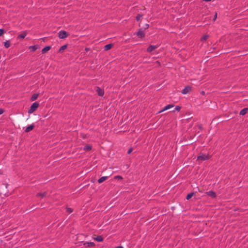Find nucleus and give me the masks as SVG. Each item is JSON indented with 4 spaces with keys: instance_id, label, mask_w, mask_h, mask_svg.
Segmentation results:
<instances>
[{
    "instance_id": "obj_1",
    "label": "nucleus",
    "mask_w": 248,
    "mask_h": 248,
    "mask_svg": "<svg viewBox=\"0 0 248 248\" xmlns=\"http://www.w3.org/2000/svg\"><path fill=\"white\" fill-rule=\"evenodd\" d=\"M39 104L37 102H35L32 104L30 107V109L28 110V113H32L39 107Z\"/></svg>"
},
{
    "instance_id": "obj_2",
    "label": "nucleus",
    "mask_w": 248,
    "mask_h": 248,
    "mask_svg": "<svg viewBox=\"0 0 248 248\" xmlns=\"http://www.w3.org/2000/svg\"><path fill=\"white\" fill-rule=\"evenodd\" d=\"M210 158V156L208 154H205L204 153H201L197 156V160L198 161H204Z\"/></svg>"
},
{
    "instance_id": "obj_3",
    "label": "nucleus",
    "mask_w": 248,
    "mask_h": 248,
    "mask_svg": "<svg viewBox=\"0 0 248 248\" xmlns=\"http://www.w3.org/2000/svg\"><path fill=\"white\" fill-rule=\"evenodd\" d=\"M68 34L65 31H61L59 33V37L61 39L65 38L67 36Z\"/></svg>"
},
{
    "instance_id": "obj_4",
    "label": "nucleus",
    "mask_w": 248,
    "mask_h": 248,
    "mask_svg": "<svg viewBox=\"0 0 248 248\" xmlns=\"http://www.w3.org/2000/svg\"><path fill=\"white\" fill-rule=\"evenodd\" d=\"M135 34L141 38L144 37L145 36L144 31L141 29H139V31Z\"/></svg>"
},
{
    "instance_id": "obj_5",
    "label": "nucleus",
    "mask_w": 248,
    "mask_h": 248,
    "mask_svg": "<svg viewBox=\"0 0 248 248\" xmlns=\"http://www.w3.org/2000/svg\"><path fill=\"white\" fill-rule=\"evenodd\" d=\"M158 47L156 45H150L148 48H147V52H152L154 50H155L156 48H157Z\"/></svg>"
},
{
    "instance_id": "obj_6",
    "label": "nucleus",
    "mask_w": 248,
    "mask_h": 248,
    "mask_svg": "<svg viewBox=\"0 0 248 248\" xmlns=\"http://www.w3.org/2000/svg\"><path fill=\"white\" fill-rule=\"evenodd\" d=\"M191 87L190 86L186 87L182 91V93L183 94H186L190 92L191 91Z\"/></svg>"
},
{
    "instance_id": "obj_7",
    "label": "nucleus",
    "mask_w": 248,
    "mask_h": 248,
    "mask_svg": "<svg viewBox=\"0 0 248 248\" xmlns=\"http://www.w3.org/2000/svg\"><path fill=\"white\" fill-rule=\"evenodd\" d=\"M207 195L210 196L211 198H215L216 197V193L212 191V190H210L208 192H207Z\"/></svg>"
},
{
    "instance_id": "obj_8",
    "label": "nucleus",
    "mask_w": 248,
    "mask_h": 248,
    "mask_svg": "<svg viewBox=\"0 0 248 248\" xmlns=\"http://www.w3.org/2000/svg\"><path fill=\"white\" fill-rule=\"evenodd\" d=\"M173 107V106L172 105H171V104H169V105H168L167 106H166L163 109H162L161 110H160L159 113H160V112H163L166 110H168L171 108H172Z\"/></svg>"
},
{
    "instance_id": "obj_9",
    "label": "nucleus",
    "mask_w": 248,
    "mask_h": 248,
    "mask_svg": "<svg viewBox=\"0 0 248 248\" xmlns=\"http://www.w3.org/2000/svg\"><path fill=\"white\" fill-rule=\"evenodd\" d=\"M96 92L99 96H102L104 94V91L99 87L96 88Z\"/></svg>"
},
{
    "instance_id": "obj_10",
    "label": "nucleus",
    "mask_w": 248,
    "mask_h": 248,
    "mask_svg": "<svg viewBox=\"0 0 248 248\" xmlns=\"http://www.w3.org/2000/svg\"><path fill=\"white\" fill-rule=\"evenodd\" d=\"M108 178V176H102L98 180V182L101 184L106 181Z\"/></svg>"
},
{
    "instance_id": "obj_11",
    "label": "nucleus",
    "mask_w": 248,
    "mask_h": 248,
    "mask_svg": "<svg viewBox=\"0 0 248 248\" xmlns=\"http://www.w3.org/2000/svg\"><path fill=\"white\" fill-rule=\"evenodd\" d=\"M248 108H244L243 109H242L240 113H239V114L240 115H242V116H243L245 114H246L247 113V112H248Z\"/></svg>"
},
{
    "instance_id": "obj_12",
    "label": "nucleus",
    "mask_w": 248,
    "mask_h": 248,
    "mask_svg": "<svg viewBox=\"0 0 248 248\" xmlns=\"http://www.w3.org/2000/svg\"><path fill=\"white\" fill-rule=\"evenodd\" d=\"M33 128H34V125L33 124H31L26 128V129L25 130V132H29L31 131V130H32L33 129Z\"/></svg>"
},
{
    "instance_id": "obj_13",
    "label": "nucleus",
    "mask_w": 248,
    "mask_h": 248,
    "mask_svg": "<svg viewBox=\"0 0 248 248\" xmlns=\"http://www.w3.org/2000/svg\"><path fill=\"white\" fill-rule=\"evenodd\" d=\"M84 245L86 247H91L94 246V244L93 242H85L84 243Z\"/></svg>"
},
{
    "instance_id": "obj_14",
    "label": "nucleus",
    "mask_w": 248,
    "mask_h": 248,
    "mask_svg": "<svg viewBox=\"0 0 248 248\" xmlns=\"http://www.w3.org/2000/svg\"><path fill=\"white\" fill-rule=\"evenodd\" d=\"M39 48L38 45L31 46L29 47V49L32 51H34Z\"/></svg>"
},
{
    "instance_id": "obj_15",
    "label": "nucleus",
    "mask_w": 248,
    "mask_h": 248,
    "mask_svg": "<svg viewBox=\"0 0 248 248\" xmlns=\"http://www.w3.org/2000/svg\"><path fill=\"white\" fill-rule=\"evenodd\" d=\"M50 46H46V47H45L44 48H43V49L42 50V52L43 53H46V52H47L48 50H50Z\"/></svg>"
},
{
    "instance_id": "obj_16",
    "label": "nucleus",
    "mask_w": 248,
    "mask_h": 248,
    "mask_svg": "<svg viewBox=\"0 0 248 248\" xmlns=\"http://www.w3.org/2000/svg\"><path fill=\"white\" fill-rule=\"evenodd\" d=\"M27 34L26 31H23L18 36V37L22 39L24 38L27 35Z\"/></svg>"
},
{
    "instance_id": "obj_17",
    "label": "nucleus",
    "mask_w": 248,
    "mask_h": 248,
    "mask_svg": "<svg viewBox=\"0 0 248 248\" xmlns=\"http://www.w3.org/2000/svg\"><path fill=\"white\" fill-rule=\"evenodd\" d=\"M46 195H47V193L46 192L38 193L37 194V197H40L42 198L46 196Z\"/></svg>"
},
{
    "instance_id": "obj_18",
    "label": "nucleus",
    "mask_w": 248,
    "mask_h": 248,
    "mask_svg": "<svg viewBox=\"0 0 248 248\" xmlns=\"http://www.w3.org/2000/svg\"><path fill=\"white\" fill-rule=\"evenodd\" d=\"M112 45L111 44H109L106 45L104 46V49L105 50H109L112 47Z\"/></svg>"
},
{
    "instance_id": "obj_19",
    "label": "nucleus",
    "mask_w": 248,
    "mask_h": 248,
    "mask_svg": "<svg viewBox=\"0 0 248 248\" xmlns=\"http://www.w3.org/2000/svg\"><path fill=\"white\" fill-rule=\"evenodd\" d=\"M38 96V93H34L31 97V100L32 101H34L35 100H36Z\"/></svg>"
},
{
    "instance_id": "obj_20",
    "label": "nucleus",
    "mask_w": 248,
    "mask_h": 248,
    "mask_svg": "<svg viewBox=\"0 0 248 248\" xmlns=\"http://www.w3.org/2000/svg\"><path fill=\"white\" fill-rule=\"evenodd\" d=\"M4 46L6 48H8L10 46V43L9 41H6L4 42Z\"/></svg>"
},
{
    "instance_id": "obj_21",
    "label": "nucleus",
    "mask_w": 248,
    "mask_h": 248,
    "mask_svg": "<svg viewBox=\"0 0 248 248\" xmlns=\"http://www.w3.org/2000/svg\"><path fill=\"white\" fill-rule=\"evenodd\" d=\"M94 240L97 242H102L103 241V238L101 236H98L94 238Z\"/></svg>"
},
{
    "instance_id": "obj_22",
    "label": "nucleus",
    "mask_w": 248,
    "mask_h": 248,
    "mask_svg": "<svg viewBox=\"0 0 248 248\" xmlns=\"http://www.w3.org/2000/svg\"><path fill=\"white\" fill-rule=\"evenodd\" d=\"M91 148H92V147L91 146L88 145H86L84 147V150L85 151H90V150H91Z\"/></svg>"
},
{
    "instance_id": "obj_23",
    "label": "nucleus",
    "mask_w": 248,
    "mask_h": 248,
    "mask_svg": "<svg viewBox=\"0 0 248 248\" xmlns=\"http://www.w3.org/2000/svg\"><path fill=\"white\" fill-rule=\"evenodd\" d=\"M194 195V193H188L187 196H186V200H189L190 199H191L192 198V197Z\"/></svg>"
},
{
    "instance_id": "obj_24",
    "label": "nucleus",
    "mask_w": 248,
    "mask_h": 248,
    "mask_svg": "<svg viewBox=\"0 0 248 248\" xmlns=\"http://www.w3.org/2000/svg\"><path fill=\"white\" fill-rule=\"evenodd\" d=\"M66 211L67 213H71L73 212V210L72 208H70V207H67L66 208Z\"/></svg>"
},
{
    "instance_id": "obj_25",
    "label": "nucleus",
    "mask_w": 248,
    "mask_h": 248,
    "mask_svg": "<svg viewBox=\"0 0 248 248\" xmlns=\"http://www.w3.org/2000/svg\"><path fill=\"white\" fill-rule=\"evenodd\" d=\"M142 16L141 15L139 14L136 16V20L139 21L140 20L141 18L142 17Z\"/></svg>"
},
{
    "instance_id": "obj_26",
    "label": "nucleus",
    "mask_w": 248,
    "mask_h": 248,
    "mask_svg": "<svg viewBox=\"0 0 248 248\" xmlns=\"http://www.w3.org/2000/svg\"><path fill=\"white\" fill-rule=\"evenodd\" d=\"M115 179L122 180L123 177L120 175H116L114 177Z\"/></svg>"
},
{
    "instance_id": "obj_27",
    "label": "nucleus",
    "mask_w": 248,
    "mask_h": 248,
    "mask_svg": "<svg viewBox=\"0 0 248 248\" xmlns=\"http://www.w3.org/2000/svg\"><path fill=\"white\" fill-rule=\"evenodd\" d=\"M67 47L66 45H63L62 46L60 49V51L63 50Z\"/></svg>"
},
{
    "instance_id": "obj_28",
    "label": "nucleus",
    "mask_w": 248,
    "mask_h": 248,
    "mask_svg": "<svg viewBox=\"0 0 248 248\" xmlns=\"http://www.w3.org/2000/svg\"><path fill=\"white\" fill-rule=\"evenodd\" d=\"M209 37V36L208 35H204L202 38V40H206L207 39H208Z\"/></svg>"
},
{
    "instance_id": "obj_29",
    "label": "nucleus",
    "mask_w": 248,
    "mask_h": 248,
    "mask_svg": "<svg viewBox=\"0 0 248 248\" xmlns=\"http://www.w3.org/2000/svg\"><path fill=\"white\" fill-rule=\"evenodd\" d=\"M4 32V31L3 29H0V36H1Z\"/></svg>"
},
{
    "instance_id": "obj_30",
    "label": "nucleus",
    "mask_w": 248,
    "mask_h": 248,
    "mask_svg": "<svg viewBox=\"0 0 248 248\" xmlns=\"http://www.w3.org/2000/svg\"><path fill=\"white\" fill-rule=\"evenodd\" d=\"M180 108H181L179 106H176L175 108V109L178 111H179L180 110Z\"/></svg>"
},
{
    "instance_id": "obj_31",
    "label": "nucleus",
    "mask_w": 248,
    "mask_h": 248,
    "mask_svg": "<svg viewBox=\"0 0 248 248\" xmlns=\"http://www.w3.org/2000/svg\"><path fill=\"white\" fill-rule=\"evenodd\" d=\"M132 152V148H130L128 152H127V153L128 154H130L131 153V152Z\"/></svg>"
},
{
    "instance_id": "obj_32",
    "label": "nucleus",
    "mask_w": 248,
    "mask_h": 248,
    "mask_svg": "<svg viewBox=\"0 0 248 248\" xmlns=\"http://www.w3.org/2000/svg\"><path fill=\"white\" fill-rule=\"evenodd\" d=\"M4 112V110L2 108H0V115Z\"/></svg>"
},
{
    "instance_id": "obj_33",
    "label": "nucleus",
    "mask_w": 248,
    "mask_h": 248,
    "mask_svg": "<svg viewBox=\"0 0 248 248\" xmlns=\"http://www.w3.org/2000/svg\"><path fill=\"white\" fill-rule=\"evenodd\" d=\"M149 27V25L148 24H146L145 25V29H147Z\"/></svg>"
},
{
    "instance_id": "obj_34",
    "label": "nucleus",
    "mask_w": 248,
    "mask_h": 248,
    "mask_svg": "<svg viewBox=\"0 0 248 248\" xmlns=\"http://www.w3.org/2000/svg\"><path fill=\"white\" fill-rule=\"evenodd\" d=\"M217 17V14L216 13V14L215 15L214 17V20H215L216 19Z\"/></svg>"
},
{
    "instance_id": "obj_35",
    "label": "nucleus",
    "mask_w": 248,
    "mask_h": 248,
    "mask_svg": "<svg viewBox=\"0 0 248 248\" xmlns=\"http://www.w3.org/2000/svg\"><path fill=\"white\" fill-rule=\"evenodd\" d=\"M85 50L86 52H88V51H89V50H90V48H87H87H86L85 49Z\"/></svg>"
},
{
    "instance_id": "obj_36",
    "label": "nucleus",
    "mask_w": 248,
    "mask_h": 248,
    "mask_svg": "<svg viewBox=\"0 0 248 248\" xmlns=\"http://www.w3.org/2000/svg\"><path fill=\"white\" fill-rule=\"evenodd\" d=\"M116 248H124L122 246H118Z\"/></svg>"
},
{
    "instance_id": "obj_37",
    "label": "nucleus",
    "mask_w": 248,
    "mask_h": 248,
    "mask_svg": "<svg viewBox=\"0 0 248 248\" xmlns=\"http://www.w3.org/2000/svg\"><path fill=\"white\" fill-rule=\"evenodd\" d=\"M203 1H211V0H203Z\"/></svg>"
}]
</instances>
